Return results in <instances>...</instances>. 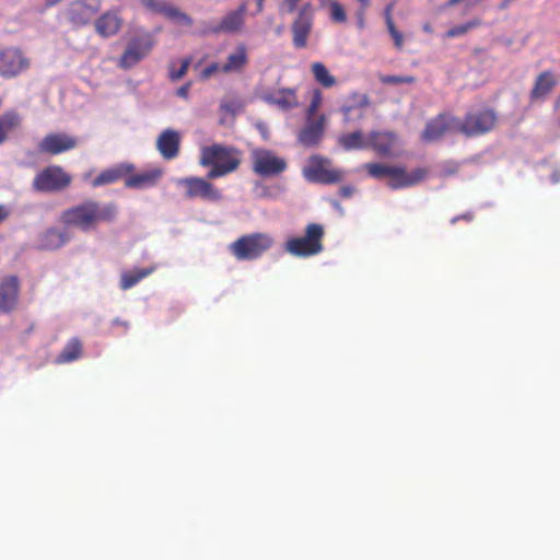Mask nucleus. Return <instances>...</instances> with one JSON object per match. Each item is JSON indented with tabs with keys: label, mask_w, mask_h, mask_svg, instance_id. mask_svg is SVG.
Segmentation results:
<instances>
[{
	"label": "nucleus",
	"mask_w": 560,
	"mask_h": 560,
	"mask_svg": "<svg viewBox=\"0 0 560 560\" xmlns=\"http://www.w3.org/2000/svg\"><path fill=\"white\" fill-rule=\"evenodd\" d=\"M182 136L175 129H165L156 138V149L165 160L175 159L179 153Z\"/></svg>",
	"instance_id": "19"
},
{
	"label": "nucleus",
	"mask_w": 560,
	"mask_h": 560,
	"mask_svg": "<svg viewBox=\"0 0 560 560\" xmlns=\"http://www.w3.org/2000/svg\"><path fill=\"white\" fill-rule=\"evenodd\" d=\"M357 110H358V116H359V117H361V116L363 115V113H362V108H361V107H359V108H357Z\"/></svg>",
	"instance_id": "59"
},
{
	"label": "nucleus",
	"mask_w": 560,
	"mask_h": 560,
	"mask_svg": "<svg viewBox=\"0 0 560 560\" xmlns=\"http://www.w3.org/2000/svg\"><path fill=\"white\" fill-rule=\"evenodd\" d=\"M425 176V168L418 167L408 172L406 168L393 166L388 185L394 189L406 188L420 183Z\"/></svg>",
	"instance_id": "17"
},
{
	"label": "nucleus",
	"mask_w": 560,
	"mask_h": 560,
	"mask_svg": "<svg viewBox=\"0 0 560 560\" xmlns=\"http://www.w3.org/2000/svg\"><path fill=\"white\" fill-rule=\"evenodd\" d=\"M221 67L219 63L217 62H213L211 65H209L208 67H206L201 73H200V78L202 80H208L209 78H211L213 74L218 73L221 71Z\"/></svg>",
	"instance_id": "45"
},
{
	"label": "nucleus",
	"mask_w": 560,
	"mask_h": 560,
	"mask_svg": "<svg viewBox=\"0 0 560 560\" xmlns=\"http://www.w3.org/2000/svg\"><path fill=\"white\" fill-rule=\"evenodd\" d=\"M555 84V75L551 72H544L536 80V84L533 90V95L535 97H544L552 90Z\"/></svg>",
	"instance_id": "32"
},
{
	"label": "nucleus",
	"mask_w": 560,
	"mask_h": 560,
	"mask_svg": "<svg viewBox=\"0 0 560 560\" xmlns=\"http://www.w3.org/2000/svg\"><path fill=\"white\" fill-rule=\"evenodd\" d=\"M135 166L132 164H120L112 168H107L103 171L100 175H97L94 179L91 180V185L93 187H100L104 185H108L115 183L119 178L128 175L133 171Z\"/></svg>",
	"instance_id": "26"
},
{
	"label": "nucleus",
	"mask_w": 560,
	"mask_h": 560,
	"mask_svg": "<svg viewBox=\"0 0 560 560\" xmlns=\"http://www.w3.org/2000/svg\"><path fill=\"white\" fill-rule=\"evenodd\" d=\"M247 62V48L245 45L240 44L229 54L226 61L221 67V72L240 73L245 69Z\"/></svg>",
	"instance_id": "24"
},
{
	"label": "nucleus",
	"mask_w": 560,
	"mask_h": 560,
	"mask_svg": "<svg viewBox=\"0 0 560 560\" xmlns=\"http://www.w3.org/2000/svg\"><path fill=\"white\" fill-rule=\"evenodd\" d=\"M380 80L384 84H410L415 82V78L410 75H382Z\"/></svg>",
	"instance_id": "41"
},
{
	"label": "nucleus",
	"mask_w": 560,
	"mask_h": 560,
	"mask_svg": "<svg viewBox=\"0 0 560 560\" xmlns=\"http://www.w3.org/2000/svg\"><path fill=\"white\" fill-rule=\"evenodd\" d=\"M325 1H326V0H320V5H324V2H325Z\"/></svg>",
	"instance_id": "60"
},
{
	"label": "nucleus",
	"mask_w": 560,
	"mask_h": 560,
	"mask_svg": "<svg viewBox=\"0 0 560 560\" xmlns=\"http://www.w3.org/2000/svg\"><path fill=\"white\" fill-rule=\"evenodd\" d=\"M390 11H392V7L389 5L385 10L386 25H387V30H388L389 34L397 31V28L395 27V24L393 22V19L390 16Z\"/></svg>",
	"instance_id": "46"
},
{
	"label": "nucleus",
	"mask_w": 560,
	"mask_h": 560,
	"mask_svg": "<svg viewBox=\"0 0 560 560\" xmlns=\"http://www.w3.org/2000/svg\"><path fill=\"white\" fill-rule=\"evenodd\" d=\"M8 215H9V210L4 206L0 205V222L5 220L8 218Z\"/></svg>",
	"instance_id": "51"
},
{
	"label": "nucleus",
	"mask_w": 560,
	"mask_h": 560,
	"mask_svg": "<svg viewBox=\"0 0 560 560\" xmlns=\"http://www.w3.org/2000/svg\"><path fill=\"white\" fill-rule=\"evenodd\" d=\"M240 158L235 150L225 148L222 145H211L203 148L201 151L200 164L202 166H209L210 164H217L225 167H232L235 164V170L240 165Z\"/></svg>",
	"instance_id": "11"
},
{
	"label": "nucleus",
	"mask_w": 560,
	"mask_h": 560,
	"mask_svg": "<svg viewBox=\"0 0 560 560\" xmlns=\"http://www.w3.org/2000/svg\"><path fill=\"white\" fill-rule=\"evenodd\" d=\"M98 8L100 4L96 0H78L69 5L67 15L71 23L81 26L91 21Z\"/></svg>",
	"instance_id": "16"
},
{
	"label": "nucleus",
	"mask_w": 560,
	"mask_h": 560,
	"mask_svg": "<svg viewBox=\"0 0 560 560\" xmlns=\"http://www.w3.org/2000/svg\"><path fill=\"white\" fill-rule=\"evenodd\" d=\"M188 91H189V84H186V85H183L180 86L176 94L179 96V97H183V98H186L188 96Z\"/></svg>",
	"instance_id": "49"
},
{
	"label": "nucleus",
	"mask_w": 560,
	"mask_h": 560,
	"mask_svg": "<svg viewBox=\"0 0 560 560\" xmlns=\"http://www.w3.org/2000/svg\"><path fill=\"white\" fill-rule=\"evenodd\" d=\"M460 0H451L448 2V5H455L456 3H458Z\"/></svg>",
	"instance_id": "58"
},
{
	"label": "nucleus",
	"mask_w": 560,
	"mask_h": 560,
	"mask_svg": "<svg viewBox=\"0 0 560 560\" xmlns=\"http://www.w3.org/2000/svg\"><path fill=\"white\" fill-rule=\"evenodd\" d=\"M70 241V234L59 229H48L40 236V246L46 249H57Z\"/></svg>",
	"instance_id": "28"
},
{
	"label": "nucleus",
	"mask_w": 560,
	"mask_h": 560,
	"mask_svg": "<svg viewBox=\"0 0 560 560\" xmlns=\"http://www.w3.org/2000/svg\"><path fill=\"white\" fill-rule=\"evenodd\" d=\"M212 168L208 173V178H218L222 177L233 171H235V164L231 165L232 167H225L217 164H210Z\"/></svg>",
	"instance_id": "43"
},
{
	"label": "nucleus",
	"mask_w": 560,
	"mask_h": 560,
	"mask_svg": "<svg viewBox=\"0 0 560 560\" xmlns=\"http://www.w3.org/2000/svg\"><path fill=\"white\" fill-rule=\"evenodd\" d=\"M323 103V94L319 90H314L311 104L306 110V118H316L315 113L322 106Z\"/></svg>",
	"instance_id": "40"
},
{
	"label": "nucleus",
	"mask_w": 560,
	"mask_h": 560,
	"mask_svg": "<svg viewBox=\"0 0 560 560\" xmlns=\"http://www.w3.org/2000/svg\"><path fill=\"white\" fill-rule=\"evenodd\" d=\"M153 45L154 43L150 36L131 39L119 59V67L122 69L132 68L150 54Z\"/></svg>",
	"instance_id": "10"
},
{
	"label": "nucleus",
	"mask_w": 560,
	"mask_h": 560,
	"mask_svg": "<svg viewBox=\"0 0 560 560\" xmlns=\"http://www.w3.org/2000/svg\"><path fill=\"white\" fill-rule=\"evenodd\" d=\"M21 124V116L16 112H8L0 117V144L3 143L10 132Z\"/></svg>",
	"instance_id": "31"
},
{
	"label": "nucleus",
	"mask_w": 560,
	"mask_h": 560,
	"mask_svg": "<svg viewBox=\"0 0 560 560\" xmlns=\"http://www.w3.org/2000/svg\"><path fill=\"white\" fill-rule=\"evenodd\" d=\"M390 36H392V38L394 40V44H395L396 48L401 49L402 46H404V36H402V34L397 30L396 32L392 33Z\"/></svg>",
	"instance_id": "47"
},
{
	"label": "nucleus",
	"mask_w": 560,
	"mask_h": 560,
	"mask_svg": "<svg viewBox=\"0 0 560 560\" xmlns=\"http://www.w3.org/2000/svg\"><path fill=\"white\" fill-rule=\"evenodd\" d=\"M71 176L60 166H48L39 172L33 182V187L38 191H55L69 186Z\"/></svg>",
	"instance_id": "8"
},
{
	"label": "nucleus",
	"mask_w": 560,
	"mask_h": 560,
	"mask_svg": "<svg viewBox=\"0 0 560 560\" xmlns=\"http://www.w3.org/2000/svg\"><path fill=\"white\" fill-rule=\"evenodd\" d=\"M140 3L151 12L160 13L166 16L171 5L163 0H139Z\"/></svg>",
	"instance_id": "38"
},
{
	"label": "nucleus",
	"mask_w": 560,
	"mask_h": 560,
	"mask_svg": "<svg viewBox=\"0 0 560 560\" xmlns=\"http://www.w3.org/2000/svg\"><path fill=\"white\" fill-rule=\"evenodd\" d=\"M80 355L81 343L77 339H73L65 347V349L57 357L56 361L58 363H69L79 359Z\"/></svg>",
	"instance_id": "33"
},
{
	"label": "nucleus",
	"mask_w": 560,
	"mask_h": 560,
	"mask_svg": "<svg viewBox=\"0 0 560 560\" xmlns=\"http://www.w3.org/2000/svg\"><path fill=\"white\" fill-rule=\"evenodd\" d=\"M325 122V115H319L317 118H306V124L299 135V141L306 147L317 144L323 137Z\"/></svg>",
	"instance_id": "22"
},
{
	"label": "nucleus",
	"mask_w": 560,
	"mask_h": 560,
	"mask_svg": "<svg viewBox=\"0 0 560 560\" xmlns=\"http://www.w3.org/2000/svg\"><path fill=\"white\" fill-rule=\"evenodd\" d=\"M177 187L185 189V196L187 198H201L208 201H219L222 198V194L212 184L200 177H184L175 179Z\"/></svg>",
	"instance_id": "7"
},
{
	"label": "nucleus",
	"mask_w": 560,
	"mask_h": 560,
	"mask_svg": "<svg viewBox=\"0 0 560 560\" xmlns=\"http://www.w3.org/2000/svg\"><path fill=\"white\" fill-rule=\"evenodd\" d=\"M20 284L14 276L7 277L0 283V312L8 313L15 308L19 300Z\"/></svg>",
	"instance_id": "20"
},
{
	"label": "nucleus",
	"mask_w": 560,
	"mask_h": 560,
	"mask_svg": "<svg viewBox=\"0 0 560 560\" xmlns=\"http://www.w3.org/2000/svg\"><path fill=\"white\" fill-rule=\"evenodd\" d=\"M164 174L163 168L152 167L140 173L126 176L125 186L131 189H149L158 185Z\"/></svg>",
	"instance_id": "18"
},
{
	"label": "nucleus",
	"mask_w": 560,
	"mask_h": 560,
	"mask_svg": "<svg viewBox=\"0 0 560 560\" xmlns=\"http://www.w3.org/2000/svg\"><path fill=\"white\" fill-rule=\"evenodd\" d=\"M212 168L208 173V178H218L222 177L233 171H235V164L231 165L232 167H225L217 164H210Z\"/></svg>",
	"instance_id": "42"
},
{
	"label": "nucleus",
	"mask_w": 560,
	"mask_h": 560,
	"mask_svg": "<svg viewBox=\"0 0 560 560\" xmlns=\"http://www.w3.org/2000/svg\"><path fill=\"white\" fill-rule=\"evenodd\" d=\"M423 31L427 32V33H432L433 32V28L430 24H424L423 25Z\"/></svg>",
	"instance_id": "57"
},
{
	"label": "nucleus",
	"mask_w": 560,
	"mask_h": 560,
	"mask_svg": "<svg viewBox=\"0 0 560 560\" xmlns=\"http://www.w3.org/2000/svg\"><path fill=\"white\" fill-rule=\"evenodd\" d=\"M324 228L317 223H311L305 229L303 236H293L284 243V249L295 257H311L323 252Z\"/></svg>",
	"instance_id": "2"
},
{
	"label": "nucleus",
	"mask_w": 560,
	"mask_h": 560,
	"mask_svg": "<svg viewBox=\"0 0 560 560\" xmlns=\"http://www.w3.org/2000/svg\"><path fill=\"white\" fill-rule=\"evenodd\" d=\"M452 132H458L457 118L451 115H441L427 124L422 132V139L427 142H433Z\"/></svg>",
	"instance_id": "13"
},
{
	"label": "nucleus",
	"mask_w": 560,
	"mask_h": 560,
	"mask_svg": "<svg viewBox=\"0 0 560 560\" xmlns=\"http://www.w3.org/2000/svg\"><path fill=\"white\" fill-rule=\"evenodd\" d=\"M116 215L114 203L88 200L63 211L61 222L86 233L96 230L101 223L113 222Z\"/></svg>",
	"instance_id": "1"
},
{
	"label": "nucleus",
	"mask_w": 560,
	"mask_h": 560,
	"mask_svg": "<svg viewBox=\"0 0 560 560\" xmlns=\"http://www.w3.org/2000/svg\"><path fill=\"white\" fill-rule=\"evenodd\" d=\"M398 145V138L390 131H373L370 133V148L381 155H394Z\"/></svg>",
	"instance_id": "21"
},
{
	"label": "nucleus",
	"mask_w": 560,
	"mask_h": 560,
	"mask_svg": "<svg viewBox=\"0 0 560 560\" xmlns=\"http://www.w3.org/2000/svg\"><path fill=\"white\" fill-rule=\"evenodd\" d=\"M303 175L308 182L331 184L343 178V172L331 168L327 159L318 155L312 156L303 168Z\"/></svg>",
	"instance_id": "6"
},
{
	"label": "nucleus",
	"mask_w": 560,
	"mask_h": 560,
	"mask_svg": "<svg viewBox=\"0 0 560 560\" xmlns=\"http://www.w3.org/2000/svg\"><path fill=\"white\" fill-rule=\"evenodd\" d=\"M154 267L149 268H135L132 270H126L120 276V288L128 290L138 284L142 279L150 276L154 271Z\"/></svg>",
	"instance_id": "29"
},
{
	"label": "nucleus",
	"mask_w": 560,
	"mask_h": 560,
	"mask_svg": "<svg viewBox=\"0 0 560 560\" xmlns=\"http://www.w3.org/2000/svg\"><path fill=\"white\" fill-rule=\"evenodd\" d=\"M368 173L374 178H384L387 177L389 179L390 171L393 166L380 164V163H368L364 165Z\"/></svg>",
	"instance_id": "35"
},
{
	"label": "nucleus",
	"mask_w": 560,
	"mask_h": 560,
	"mask_svg": "<svg viewBox=\"0 0 560 560\" xmlns=\"http://www.w3.org/2000/svg\"><path fill=\"white\" fill-rule=\"evenodd\" d=\"M247 11L246 3H242L236 10L229 11L224 14L219 23L212 26L209 32L213 34H235L240 33L245 24V14Z\"/></svg>",
	"instance_id": "14"
},
{
	"label": "nucleus",
	"mask_w": 560,
	"mask_h": 560,
	"mask_svg": "<svg viewBox=\"0 0 560 560\" xmlns=\"http://www.w3.org/2000/svg\"><path fill=\"white\" fill-rule=\"evenodd\" d=\"M273 244L275 240L270 234L253 233L231 243L229 249L237 260H254L270 249Z\"/></svg>",
	"instance_id": "3"
},
{
	"label": "nucleus",
	"mask_w": 560,
	"mask_h": 560,
	"mask_svg": "<svg viewBox=\"0 0 560 560\" xmlns=\"http://www.w3.org/2000/svg\"><path fill=\"white\" fill-rule=\"evenodd\" d=\"M341 192H342L343 196L348 197L351 194V189L349 187H343L341 189Z\"/></svg>",
	"instance_id": "56"
},
{
	"label": "nucleus",
	"mask_w": 560,
	"mask_h": 560,
	"mask_svg": "<svg viewBox=\"0 0 560 560\" xmlns=\"http://www.w3.org/2000/svg\"><path fill=\"white\" fill-rule=\"evenodd\" d=\"M249 158L253 171L262 177L277 176L287 168L285 159L269 149L254 148Z\"/></svg>",
	"instance_id": "4"
},
{
	"label": "nucleus",
	"mask_w": 560,
	"mask_h": 560,
	"mask_svg": "<svg viewBox=\"0 0 560 560\" xmlns=\"http://www.w3.org/2000/svg\"><path fill=\"white\" fill-rule=\"evenodd\" d=\"M77 144L74 137L66 133H49L39 141L37 148L42 153L56 155L75 148Z\"/></svg>",
	"instance_id": "15"
},
{
	"label": "nucleus",
	"mask_w": 560,
	"mask_h": 560,
	"mask_svg": "<svg viewBox=\"0 0 560 560\" xmlns=\"http://www.w3.org/2000/svg\"><path fill=\"white\" fill-rule=\"evenodd\" d=\"M311 71L315 81L323 88L329 89L337 84V79L323 62H313L311 65Z\"/></svg>",
	"instance_id": "30"
},
{
	"label": "nucleus",
	"mask_w": 560,
	"mask_h": 560,
	"mask_svg": "<svg viewBox=\"0 0 560 560\" xmlns=\"http://www.w3.org/2000/svg\"><path fill=\"white\" fill-rule=\"evenodd\" d=\"M351 109H352L351 107H343V108H342V112H343V114H345V120H346V121H349V120H350L349 113H350V110H351Z\"/></svg>",
	"instance_id": "53"
},
{
	"label": "nucleus",
	"mask_w": 560,
	"mask_h": 560,
	"mask_svg": "<svg viewBox=\"0 0 560 560\" xmlns=\"http://www.w3.org/2000/svg\"><path fill=\"white\" fill-rule=\"evenodd\" d=\"M242 107H243V105L238 101H224L221 104V109H223L225 112H230L232 114H236V113L241 112Z\"/></svg>",
	"instance_id": "44"
},
{
	"label": "nucleus",
	"mask_w": 560,
	"mask_h": 560,
	"mask_svg": "<svg viewBox=\"0 0 560 560\" xmlns=\"http://www.w3.org/2000/svg\"><path fill=\"white\" fill-rule=\"evenodd\" d=\"M357 16L359 26L362 28L364 26V11H362V8L357 12Z\"/></svg>",
	"instance_id": "50"
},
{
	"label": "nucleus",
	"mask_w": 560,
	"mask_h": 560,
	"mask_svg": "<svg viewBox=\"0 0 560 560\" xmlns=\"http://www.w3.org/2000/svg\"><path fill=\"white\" fill-rule=\"evenodd\" d=\"M166 18L172 20L178 25L182 26H191L192 25V19L186 14L185 12L179 11L178 9L171 7L167 11Z\"/></svg>",
	"instance_id": "37"
},
{
	"label": "nucleus",
	"mask_w": 560,
	"mask_h": 560,
	"mask_svg": "<svg viewBox=\"0 0 560 560\" xmlns=\"http://www.w3.org/2000/svg\"><path fill=\"white\" fill-rule=\"evenodd\" d=\"M300 0H284L283 1V8H285V10L291 13L293 12L295 9H296V5L299 3Z\"/></svg>",
	"instance_id": "48"
},
{
	"label": "nucleus",
	"mask_w": 560,
	"mask_h": 560,
	"mask_svg": "<svg viewBox=\"0 0 560 560\" xmlns=\"http://www.w3.org/2000/svg\"><path fill=\"white\" fill-rule=\"evenodd\" d=\"M30 66L27 58L16 48L0 51V75L9 79L19 75Z\"/></svg>",
	"instance_id": "12"
},
{
	"label": "nucleus",
	"mask_w": 560,
	"mask_h": 560,
	"mask_svg": "<svg viewBox=\"0 0 560 560\" xmlns=\"http://www.w3.org/2000/svg\"><path fill=\"white\" fill-rule=\"evenodd\" d=\"M495 113L483 108L468 113L464 120L457 118V128L458 132L472 137L490 131L495 126Z\"/></svg>",
	"instance_id": "5"
},
{
	"label": "nucleus",
	"mask_w": 560,
	"mask_h": 560,
	"mask_svg": "<svg viewBox=\"0 0 560 560\" xmlns=\"http://www.w3.org/2000/svg\"><path fill=\"white\" fill-rule=\"evenodd\" d=\"M122 25V19L117 11H108L102 14L95 22L96 32L103 37L116 35Z\"/></svg>",
	"instance_id": "23"
},
{
	"label": "nucleus",
	"mask_w": 560,
	"mask_h": 560,
	"mask_svg": "<svg viewBox=\"0 0 560 560\" xmlns=\"http://www.w3.org/2000/svg\"><path fill=\"white\" fill-rule=\"evenodd\" d=\"M189 63H190L189 59L180 60V63H179L178 68L175 67L174 62L171 63V66H170V78L173 81H177L180 78H183L186 74L187 70H188Z\"/></svg>",
	"instance_id": "39"
},
{
	"label": "nucleus",
	"mask_w": 560,
	"mask_h": 560,
	"mask_svg": "<svg viewBox=\"0 0 560 560\" xmlns=\"http://www.w3.org/2000/svg\"><path fill=\"white\" fill-rule=\"evenodd\" d=\"M360 2V5L362 8V11H365L366 8L370 5V0H358Z\"/></svg>",
	"instance_id": "52"
},
{
	"label": "nucleus",
	"mask_w": 560,
	"mask_h": 560,
	"mask_svg": "<svg viewBox=\"0 0 560 560\" xmlns=\"http://www.w3.org/2000/svg\"><path fill=\"white\" fill-rule=\"evenodd\" d=\"M551 179L553 183H557L560 180V174L558 172H555L551 176Z\"/></svg>",
	"instance_id": "55"
},
{
	"label": "nucleus",
	"mask_w": 560,
	"mask_h": 560,
	"mask_svg": "<svg viewBox=\"0 0 560 560\" xmlns=\"http://www.w3.org/2000/svg\"><path fill=\"white\" fill-rule=\"evenodd\" d=\"M478 25H480V20L474 19L464 24L456 25V26L452 27L444 34V37L445 38H454V37L464 36L465 34H467L469 31L477 27Z\"/></svg>",
	"instance_id": "34"
},
{
	"label": "nucleus",
	"mask_w": 560,
	"mask_h": 560,
	"mask_svg": "<svg viewBox=\"0 0 560 560\" xmlns=\"http://www.w3.org/2000/svg\"><path fill=\"white\" fill-rule=\"evenodd\" d=\"M338 142L347 151L368 149L370 148V133L364 136L362 131L357 130L340 136Z\"/></svg>",
	"instance_id": "27"
},
{
	"label": "nucleus",
	"mask_w": 560,
	"mask_h": 560,
	"mask_svg": "<svg viewBox=\"0 0 560 560\" xmlns=\"http://www.w3.org/2000/svg\"><path fill=\"white\" fill-rule=\"evenodd\" d=\"M313 5L310 2H306L300 8L298 16L292 24V42L294 47H306L307 38L313 27Z\"/></svg>",
	"instance_id": "9"
},
{
	"label": "nucleus",
	"mask_w": 560,
	"mask_h": 560,
	"mask_svg": "<svg viewBox=\"0 0 560 560\" xmlns=\"http://www.w3.org/2000/svg\"><path fill=\"white\" fill-rule=\"evenodd\" d=\"M329 16L330 20L335 23H346L347 22V13L341 3L338 1H330L329 2Z\"/></svg>",
	"instance_id": "36"
},
{
	"label": "nucleus",
	"mask_w": 560,
	"mask_h": 560,
	"mask_svg": "<svg viewBox=\"0 0 560 560\" xmlns=\"http://www.w3.org/2000/svg\"><path fill=\"white\" fill-rule=\"evenodd\" d=\"M262 98L268 104L276 105L284 110L295 107L298 105L294 89H281L275 92L266 93L262 96Z\"/></svg>",
	"instance_id": "25"
},
{
	"label": "nucleus",
	"mask_w": 560,
	"mask_h": 560,
	"mask_svg": "<svg viewBox=\"0 0 560 560\" xmlns=\"http://www.w3.org/2000/svg\"><path fill=\"white\" fill-rule=\"evenodd\" d=\"M257 2V12L260 13L264 10L265 0H256Z\"/></svg>",
	"instance_id": "54"
}]
</instances>
